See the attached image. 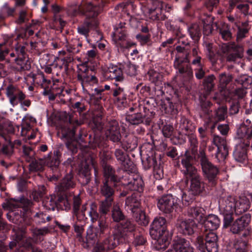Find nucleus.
Instances as JSON below:
<instances>
[{"mask_svg": "<svg viewBox=\"0 0 252 252\" xmlns=\"http://www.w3.org/2000/svg\"><path fill=\"white\" fill-rule=\"evenodd\" d=\"M17 57L13 61L18 65L21 66L23 70H29L31 67V63L28 61H26L27 53L26 47L24 46L17 44L14 49Z\"/></svg>", "mask_w": 252, "mask_h": 252, "instance_id": "dca6fc26", "label": "nucleus"}, {"mask_svg": "<svg viewBox=\"0 0 252 252\" xmlns=\"http://www.w3.org/2000/svg\"><path fill=\"white\" fill-rule=\"evenodd\" d=\"M176 51L179 53L178 56H180V59L182 58L185 59L186 62H190L189 57L190 52V46H177L176 48Z\"/></svg>", "mask_w": 252, "mask_h": 252, "instance_id": "603ef678", "label": "nucleus"}, {"mask_svg": "<svg viewBox=\"0 0 252 252\" xmlns=\"http://www.w3.org/2000/svg\"><path fill=\"white\" fill-rule=\"evenodd\" d=\"M79 180L83 186L88 185L91 179V168L87 163H83L79 171Z\"/></svg>", "mask_w": 252, "mask_h": 252, "instance_id": "72a5a7b5", "label": "nucleus"}, {"mask_svg": "<svg viewBox=\"0 0 252 252\" xmlns=\"http://www.w3.org/2000/svg\"><path fill=\"white\" fill-rule=\"evenodd\" d=\"M76 186V181L73 175L70 173L65 175L58 186L60 192H68L67 190L74 188Z\"/></svg>", "mask_w": 252, "mask_h": 252, "instance_id": "c85d7f7f", "label": "nucleus"}, {"mask_svg": "<svg viewBox=\"0 0 252 252\" xmlns=\"http://www.w3.org/2000/svg\"><path fill=\"white\" fill-rule=\"evenodd\" d=\"M233 214L229 212H223V229L230 228L233 221Z\"/></svg>", "mask_w": 252, "mask_h": 252, "instance_id": "e2e57ef3", "label": "nucleus"}, {"mask_svg": "<svg viewBox=\"0 0 252 252\" xmlns=\"http://www.w3.org/2000/svg\"><path fill=\"white\" fill-rule=\"evenodd\" d=\"M23 156L27 162H30L32 160L34 159L35 153L31 147L24 145L23 146Z\"/></svg>", "mask_w": 252, "mask_h": 252, "instance_id": "bf43d9fd", "label": "nucleus"}, {"mask_svg": "<svg viewBox=\"0 0 252 252\" xmlns=\"http://www.w3.org/2000/svg\"><path fill=\"white\" fill-rule=\"evenodd\" d=\"M167 223L166 219L162 217L155 218L150 229V234L152 238H158L159 235L167 231Z\"/></svg>", "mask_w": 252, "mask_h": 252, "instance_id": "4468645a", "label": "nucleus"}, {"mask_svg": "<svg viewBox=\"0 0 252 252\" xmlns=\"http://www.w3.org/2000/svg\"><path fill=\"white\" fill-rule=\"evenodd\" d=\"M176 227L181 233L185 235H192L194 234L197 224L193 219L178 220Z\"/></svg>", "mask_w": 252, "mask_h": 252, "instance_id": "6ab92c4d", "label": "nucleus"}, {"mask_svg": "<svg viewBox=\"0 0 252 252\" xmlns=\"http://www.w3.org/2000/svg\"><path fill=\"white\" fill-rule=\"evenodd\" d=\"M132 217L135 220L142 226H146L149 223V218L146 215L145 213L140 208L131 212Z\"/></svg>", "mask_w": 252, "mask_h": 252, "instance_id": "e433bc0d", "label": "nucleus"}, {"mask_svg": "<svg viewBox=\"0 0 252 252\" xmlns=\"http://www.w3.org/2000/svg\"><path fill=\"white\" fill-rule=\"evenodd\" d=\"M111 208V219L113 222H116L112 228L113 239L117 241L125 239L129 232H132L135 230V224L129 219H126V216L119 203L114 202Z\"/></svg>", "mask_w": 252, "mask_h": 252, "instance_id": "f03ea898", "label": "nucleus"}, {"mask_svg": "<svg viewBox=\"0 0 252 252\" xmlns=\"http://www.w3.org/2000/svg\"><path fill=\"white\" fill-rule=\"evenodd\" d=\"M165 252H194V251L192 248L188 246L185 239L178 238L173 241L172 248Z\"/></svg>", "mask_w": 252, "mask_h": 252, "instance_id": "5701e85b", "label": "nucleus"}, {"mask_svg": "<svg viewBox=\"0 0 252 252\" xmlns=\"http://www.w3.org/2000/svg\"><path fill=\"white\" fill-rule=\"evenodd\" d=\"M219 218L214 215L205 216L203 221L200 223L202 225L204 231H211L217 229L220 225Z\"/></svg>", "mask_w": 252, "mask_h": 252, "instance_id": "b1692460", "label": "nucleus"}, {"mask_svg": "<svg viewBox=\"0 0 252 252\" xmlns=\"http://www.w3.org/2000/svg\"><path fill=\"white\" fill-rule=\"evenodd\" d=\"M46 192V188L44 186H39L37 189H35L32 192L31 198L35 201H39Z\"/></svg>", "mask_w": 252, "mask_h": 252, "instance_id": "6e6d98bb", "label": "nucleus"}, {"mask_svg": "<svg viewBox=\"0 0 252 252\" xmlns=\"http://www.w3.org/2000/svg\"><path fill=\"white\" fill-rule=\"evenodd\" d=\"M163 11L161 3L158 1H155L151 7L146 9L145 12L146 16L153 21H163L167 17Z\"/></svg>", "mask_w": 252, "mask_h": 252, "instance_id": "ddd939ff", "label": "nucleus"}, {"mask_svg": "<svg viewBox=\"0 0 252 252\" xmlns=\"http://www.w3.org/2000/svg\"><path fill=\"white\" fill-rule=\"evenodd\" d=\"M103 92L104 89L101 87L95 88L93 92L89 94L92 102L94 104H99V102L104 97Z\"/></svg>", "mask_w": 252, "mask_h": 252, "instance_id": "49530a36", "label": "nucleus"}, {"mask_svg": "<svg viewBox=\"0 0 252 252\" xmlns=\"http://www.w3.org/2000/svg\"><path fill=\"white\" fill-rule=\"evenodd\" d=\"M198 195L193 192L190 191L188 189L186 192H184L182 195V201L185 205H189L190 203L192 202L195 199V197Z\"/></svg>", "mask_w": 252, "mask_h": 252, "instance_id": "680f3d73", "label": "nucleus"}, {"mask_svg": "<svg viewBox=\"0 0 252 252\" xmlns=\"http://www.w3.org/2000/svg\"><path fill=\"white\" fill-rule=\"evenodd\" d=\"M93 122L94 127L99 131L103 129V124L101 121L104 116V109L99 104H94V108L93 112Z\"/></svg>", "mask_w": 252, "mask_h": 252, "instance_id": "393cba45", "label": "nucleus"}, {"mask_svg": "<svg viewBox=\"0 0 252 252\" xmlns=\"http://www.w3.org/2000/svg\"><path fill=\"white\" fill-rule=\"evenodd\" d=\"M251 220V215L246 214L234 221L229 231L233 234H239L248 226Z\"/></svg>", "mask_w": 252, "mask_h": 252, "instance_id": "aec40b11", "label": "nucleus"}, {"mask_svg": "<svg viewBox=\"0 0 252 252\" xmlns=\"http://www.w3.org/2000/svg\"><path fill=\"white\" fill-rule=\"evenodd\" d=\"M56 197L53 195L45 198L43 201L44 206L49 210H54L57 207V199L55 200Z\"/></svg>", "mask_w": 252, "mask_h": 252, "instance_id": "864d4df0", "label": "nucleus"}, {"mask_svg": "<svg viewBox=\"0 0 252 252\" xmlns=\"http://www.w3.org/2000/svg\"><path fill=\"white\" fill-rule=\"evenodd\" d=\"M219 238L216 233L211 231H204L203 236H199L196 238V246L197 248L205 252H218L219 245Z\"/></svg>", "mask_w": 252, "mask_h": 252, "instance_id": "0eeeda50", "label": "nucleus"}, {"mask_svg": "<svg viewBox=\"0 0 252 252\" xmlns=\"http://www.w3.org/2000/svg\"><path fill=\"white\" fill-rule=\"evenodd\" d=\"M137 196V193H133L126 199L125 204L129 207L131 212L140 207V202Z\"/></svg>", "mask_w": 252, "mask_h": 252, "instance_id": "79ce46f5", "label": "nucleus"}, {"mask_svg": "<svg viewBox=\"0 0 252 252\" xmlns=\"http://www.w3.org/2000/svg\"><path fill=\"white\" fill-rule=\"evenodd\" d=\"M129 111L134 112L132 114H127L126 120L131 125H138L145 122L146 125H150L152 119L154 118L155 113L149 111L145 106L140 102L135 103L129 108Z\"/></svg>", "mask_w": 252, "mask_h": 252, "instance_id": "20e7f679", "label": "nucleus"}, {"mask_svg": "<svg viewBox=\"0 0 252 252\" xmlns=\"http://www.w3.org/2000/svg\"><path fill=\"white\" fill-rule=\"evenodd\" d=\"M153 239L157 240L156 248L158 250H165L169 246L171 240L168 232L161 234L158 238Z\"/></svg>", "mask_w": 252, "mask_h": 252, "instance_id": "c9c22d12", "label": "nucleus"}, {"mask_svg": "<svg viewBox=\"0 0 252 252\" xmlns=\"http://www.w3.org/2000/svg\"><path fill=\"white\" fill-rule=\"evenodd\" d=\"M251 198L252 200L244 196L240 197L239 199L236 201L234 211L236 214L240 215L250 209L252 202V196Z\"/></svg>", "mask_w": 252, "mask_h": 252, "instance_id": "7c9ffc66", "label": "nucleus"}, {"mask_svg": "<svg viewBox=\"0 0 252 252\" xmlns=\"http://www.w3.org/2000/svg\"><path fill=\"white\" fill-rule=\"evenodd\" d=\"M0 136L3 137L5 140H7L8 137L5 135L7 133H14V128L12 125L9 123H5L3 125L0 123Z\"/></svg>", "mask_w": 252, "mask_h": 252, "instance_id": "4d7b16f0", "label": "nucleus"}, {"mask_svg": "<svg viewBox=\"0 0 252 252\" xmlns=\"http://www.w3.org/2000/svg\"><path fill=\"white\" fill-rule=\"evenodd\" d=\"M178 125L179 134L182 133L188 136L193 134L195 131V125L190 120L186 117H182Z\"/></svg>", "mask_w": 252, "mask_h": 252, "instance_id": "a878e982", "label": "nucleus"}, {"mask_svg": "<svg viewBox=\"0 0 252 252\" xmlns=\"http://www.w3.org/2000/svg\"><path fill=\"white\" fill-rule=\"evenodd\" d=\"M248 145L244 142H241L236 146L233 152L235 159L238 162H244L247 160V148Z\"/></svg>", "mask_w": 252, "mask_h": 252, "instance_id": "c756f323", "label": "nucleus"}, {"mask_svg": "<svg viewBox=\"0 0 252 252\" xmlns=\"http://www.w3.org/2000/svg\"><path fill=\"white\" fill-rule=\"evenodd\" d=\"M47 165L52 171L53 175L50 177V181H57L61 176V171L59 167L60 160L54 159L50 157L45 159Z\"/></svg>", "mask_w": 252, "mask_h": 252, "instance_id": "bb28decb", "label": "nucleus"}, {"mask_svg": "<svg viewBox=\"0 0 252 252\" xmlns=\"http://www.w3.org/2000/svg\"><path fill=\"white\" fill-rule=\"evenodd\" d=\"M206 48L208 51V57L211 62L213 65H214L216 63L220 54V49L217 47L214 46L212 43L206 44Z\"/></svg>", "mask_w": 252, "mask_h": 252, "instance_id": "4c0bfd02", "label": "nucleus"}, {"mask_svg": "<svg viewBox=\"0 0 252 252\" xmlns=\"http://www.w3.org/2000/svg\"><path fill=\"white\" fill-rule=\"evenodd\" d=\"M214 76L209 75L207 77H206L203 81V85L204 87V89L206 90L207 92H211L214 86Z\"/></svg>", "mask_w": 252, "mask_h": 252, "instance_id": "338daca9", "label": "nucleus"}, {"mask_svg": "<svg viewBox=\"0 0 252 252\" xmlns=\"http://www.w3.org/2000/svg\"><path fill=\"white\" fill-rule=\"evenodd\" d=\"M205 210L199 206L190 207L188 209V216L191 218V219L195 220L199 223H200L205 216Z\"/></svg>", "mask_w": 252, "mask_h": 252, "instance_id": "473e14b6", "label": "nucleus"}, {"mask_svg": "<svg viewBox=\"0 0 252 252\" xmlns=\"http://www.w3.org/2000/svg\"><path fill=\"white\" fill-rule=\"evenodd\" d=\"M6 143L3 144L0 149V155L6 158H10L14 154V150L11 144V140L8 139Z\"/></svg>", "mask_w": 252, "mask_h": 252, "instance_id": "09e8293b", "label": "nucleus"}, {"mask_svg": "<svg viewBox=\"0 0 252 252\" xmlns=\"http://www.w3.org/2000/svg\"><path fill=\"white\" fill-rule=\"evenodd\" d=\"M235 199L231 196H228L223 200L222 208L223 212L233 213L235 207Z\"/></svg>", "mask_w": 252, "mask_h": 252, "instance_id": "37998d69", "label": "nucleus"}, {"mask_svg": "<svg viewBox=\"0 0 252 252\" xmlns=\"http://www.w3.org/2000/svg\"><path fill=\"white\" fill-rule=\"evenodd\" d=\"M124 186L126 190L129 191H140L143 190V182L141 178L137 175L125 176Z\"/></svg>", "mask_w": 252, "mask_h": 252, "instance_id": "f3484780", "label": "nucleus"}, {"mask_svg": "<svg viewBox=\"0 0 252 252\" xmlns=\"http://www.w3.org/2000/svg\"><path fill=\"white\" fill-rule=\"evenodd\" d=\"M126 24L125 22L119 24L115 28V32L113 34V39L116 45L122 49L128 48L134 45L128 40Z\"/></svg>", "mask_w": 252, "mask_h": 252, "instance_id": "9d476101", "label": "nucleus"}, {"mask_svg": "<svg viewBox=\"0 0 252 252\" xmlns=\"http://www.w3.org/2000/svg\"><path fill=\"white\" fill-rule=\"evenodd\" d=\"M159 209L165 214L172 213L177 204L175 202L173 196L170 194L163 195L158 201Z\"/></svg>", "mask_w": 252, "mask_h": 252, "instance_id": "a211bd4d", "label": "nucleus"}, {"mask_svg": "<svg viewBox=\"0 0 252 252\" xmlns=\"http://www.w3.org/2000/svg\"><path fill=\"white\" fill-rule=\"evenodd\" d=\"M191 38L195 41H198L201 36V29L197 24H192L188 29Z\"/></svg>", "mask_w": 252, "mask_h": 252, "instance_id": "de8ad7c7", "label": "nucleus"}, {"mask_svg": "<svg viewBox=\"0 0 252 252\" xmlns=\"http://www.w3.org/2000/svg\"><path fill=\"white\" fill-rule=\"evenodd\" d=\"M161 106V109L166 114H174L177 112L175 104H173L169 98H167L166 102H162Z\"/></svg>", "mask_w": 252, "mask_h": 252, "instance_id": "8fccbe9b", "label": "nucleus"}, {"mask_svg": "<svg viewBox=\"0 0 252 252\" xmlns=\"http://www.w3.org/2000/svg\"><path fill=\"white\" fill-rule=\"evenodd\" d=\"M97 204L94 202H92L90 204L89 215L91 218V221L93 223L96 222L100 217V213L97 212Z\"/></svg>", "mask_w": 252, "mask_h": 252, "instance_id": "052dcab7", "label": "nucleus"}, {"mask_svg": "<svg viewBox=\"0 0 252 252\" xmlns=\"http://www.w3.org/2000/svg\"><path fill=\"white\" fill-rule=\"evenodd\" d=\"M42 77L43 82L41 84V87L44 90L43 93V94L48 95L49 99L50 100H54L58 95L53 93L50 90H49V85L51 84V81L50 80L46 79L43 74H42Z\"/></svg>", "mask_w": 252, "mask_h": 252, "instance_id": "c03bdc74", "label": "nucleus"}, {"mask_svg": "<svg viewBox=\"0 0 252 252\" xmlns=\"http://www.w3.org/2000/svg\"><path fill=\"white\" fill-rule=\"evenodd\" d=\"M221 38L225 40H230L232 38V34L230 31V26L225 23L221 27Z\"/></svg>", "mask_w": 252, "mask_h": 252, "instance_id": "69168bd1", "label": "nucleus"}, {"mask_svg": "<svg viewBox=\"0 0 252 252\" xmlns=\"http://www.w3.org/2000/svg\"><path fill=\"white\" fill-rule=\"evenodd\" d=\"M34 217L36 223L38 224L45 223L46 221H49L52 219L50 216H47L46 214L43 212L37 213Z\"/></svg>", "mask_w": 252, "mask_h": 252, "instance_id": "774afa93", "label": "nucleus"}, {"mask_svg": "<svg viewBox=\"0 0 252 252\" xmlns=\"http://www.w3.org/2000/svg\"><path fill=\"white\" fill-rule=\"evenodd\" d=\"M122 169L126 173L127 176L131 175L130 174H135L137 172L135 165L129 159H126L121 162Z\"/></svg>", "mask_w": 252, "mask_h": 252, "instance_id": "a18cd8bd", "label": "nucleus"}, {"mask_svg": "<svg viewBox=\"0 0 252 252\" xmlns=\"http://www.w3.org/2000/svg\"><path fill=\"white\" fill-rule=\"evenodd\" d=\"M57 207L62 210H69L71 208L72 195L69 192L58 191Z\"/></svg>", "mask_w": 252, "mask_h": 252, "instance_id": "4be33fe9", "label": "nucleus"}, {"mask_svg": "<svg viewBox=\"0 0 252 252\" xmlns=\"http://www.w3.org/2000/svg\"><path fill=\"white\" fill-rule=\"evenodd\" d=\"M131 233H133L134 240L133 241V244L135 246L143 245L146 243V240L144 237L142 233L139 231H138L136 229V226L135 230Z\"/></svg>", "mask_w": 252, "mask_h": 252, "instance_id": "13d9d810", "label": "nucleus"}, {"mask_svg": "<svg viewBox=\"0 0 252 252\" xmlns=\"http://www.w3.org/2000/svg\"><path fill=\"white\" fill-rule=\"evenodd\" d=\"M82 46L81 42L75 40L74 41L73 44H68L66 46L67 51L73 54H77L79 52L80 48Z\"/></svg>", "mask_w": 252, "mask_h": 252, "instance_id": "0e129e2a", "label": "nucleus"}, {"mask_svg": "<svg viewBox=\"0 0 252 252\" xmlns=\"http://www.w3.org/2000/svg\"><path fill=\"white\" fill-rule=\"evenodd\" d=\"M103 168V173L104 177V180L108 179L114 182H119L118 177L115 174L114 168L109 164L102 165Z\"/></svg>", "mask_w": 252, "mask_h": 252, "instance_id": "ea45409f", "label": "nucleus"}, {"mask_svg": "<svg viewBox=\"0 0 252 252\" xmlns=\"http://www.w3.org/2000/svg\"><path fill=\"white\" fill-rule=\"evenodd\" d=\"M106 137L113 142L121 141V134L119 124L116 120H112L107 123L105 127Z\"/></svg>", "mask_w": 252, "mask_h": 252, "instance_id": "2eb2a0df", "label": "nucleus"}, {"mask_svg": "<svg viewBox=\"0 0 252 252\" xmlns=\"http://www.w3.org/2000/svg\"><path fill=\"white\" fill-rule=\"evenodd\" d=\"M198 157L200 158V164L205 177L210 182H212V185H215L216 178L219 172L218 168L209 160L204 149L199 151Z\"/></svg>", "mask_w": 252, "mask_h": 252, "instance_id": "6e6552de", "label": "nucleus"}, {"mask_svg": "<svg viewBox=\"0 0 252 252\" xmlns=\"http://www.w3.org/2000/svg\"><path fill=\"white\" fill-rule=\"evenodd\" d=\"M198 153V146L190 145L189 150L181 158V167L194 166L193 162Z\"/></svg>", "mask_w": 252, "mask_h": 252, "instance_id": "412c9836", "label": "nucleus"}, {"mask_svg": "<svg viewBox=\"0 0 252 252\" xmlns=\"http://www.w3.org/2000/svg\"><path fill=\"white\" fill-rule=\"evenodd\" d=\"M214 18L203 13L200 15V20L203 25V33L204 35H210L214 30L213 26Z\"/></svg>", "mask_w": 252, "mask_h": 252, "instance_id": "2f4dec72", "label": "nucleus"}, {"mask_svg": "<svg viewBox=\"0 0 252 252\" xmlns=\"http://www.w3.org/2000/svg\"><path fill=\"white\" fill-rule=\"evenodd\" d=\"M106 76L111 80L121 81L123 79L122 70L117 66L108 68L106 72Z\"/></svg>", "mask_w": 252, "mask_h": 252, "instance_id": "58836bf2", "label": "nucleus"}, {"mask_svg": "<svg viewBox=\"0 0 252 252\" xmlns=\"http://www.w3.org/2000/svg\"><path fill=\"white\" fill-rule=\"evenodd\" d=\"M64 119L63 120V123L61 125V127L58 131V134L64 142L67 149L72 154H76L79 149H89L87 146H81L79 141L84 142L85 137L87 136L86 131L80 129L79 133H76L77 130L82 123H79L78 120L73 121L70 115L66 113L63 114Z\"/></svg>", "mask_w": 252, "mask_h": 252, "instance_id": "f257e3e1", "label": "nucleus"}, {"mask_svg": "<svg viewBox=\"0 0 252 252\" xmlns=\"http://www.w3.org/2000/svg\"><path fill=\"white\" fill-rule=\"evenodd\" d=\"M6 94L10 103L13 106L20 103L22 106L29 107L31 104V101L27 98L26 95L16 86L9 85L6 89Z\"/></svg>", "mask_w": 252, "mask_h": 252, "instance_id": "1a4fd4ad", "label": "nucleus"}, {"mask_svg": "<svg viewBox=\"0 0 252 252\" xmlns=\"http://www.w3.org/2000/svg\"><path fill=\"white\" fill-rule=\"evenodd\" d=\"M78 9L86 16V18L83 24L78 26L77 31L79 33L87 38L91 30L95 29L98 26L97 17L99 13V7L89 2L81 4Z\"/></svg>", "mask_w": 252, "mask_h": 252, "instance_id": "7ed1b4c3", "label": "nucleus"}, {"mask_svg": "<svg viewBox=\"0 0 252 252\" xmlns=\"http://www.w3.org/2000/svg\"><path fill=\"white\" fill-rule=\"evenodd\" d=\"M93 71L85 64L81 65V67L79 68L77 72V79L79 81L82 87L88 84H97L98 79L93 74Z\"/></svg>", "mask_w": 252, "mask_h": 252, "instance_id": "f8f14e48", "label": "nucleus"}, {"mask_svg": "<svg viewBox=\"0 0 252 252\" xmlns=\"http://www.w3.org/2000/svg\"><path fill=\"white\" fill-rule=\"evenodd\" d=\"M189 63V62L185 61V59H180V56H179L176 57L174 66L180 74H185L188 76H190L192 75V71Z\"/></svg>", "mask_w": 252, "mask_h": 252, "instance_id": "cd10ccee", "label": "nucleus"}, {"mask_svg": "<svg viewBox=\"0 0 252 252\" xmlns=\"http://www.w3.org/2000/svg\"><path fill=\"white\" fill-rule=\"evenodd\" d=\"M117 183L108 179L103 180L100 187V193L104 199L99 202L98 211L106 213L111 210L114 202L115 188Z\"/></svg>", "mask_w": 252, "mask_h": 252, "instance_id": "39448f33", "label": "nucleus"}, {"mask_svg": "<svg viewBox=\"0 0 252 252\" xmlns=\"http://www.w3.org/2000/svg\"><path fill=\"white\" fill-rule=\"evenodd\" d=\"M148 75L149 80L152 83H154L156 86H158L161 84L163 78V75L161 73L151 69L148 71Z\"/></svg>", "mask_w": 252, "mask_h": 252, "instance_id": "3c124183", "label": "nucleus"}, {"mask_svg": "<svg viewBox=\"0 0 252 252\" xmlns=\"http://www.w3.org/2000/svg\"><path fill=\"white\" fill-rule=\"evenodd\" d=\"M30 168L32 171H41L43 170L44 165L45 163V159H39L38 160L33 159L30 162Z\"/></svg>", "mask_w": 252, "mask_h": 252, "instance_id": "5fc2aeb1", "label": "nucleus"}, {"mask_svg": "<svg viewBox=\"0 0 252 252\" xmlns=\"http://www.w3.org/2000/svg\"><path fill=\"white\" fill-rule=\"evenodd\" d=\"M110 210H108L107 212L103 213L100 211H98L100 213V217L97 220L98 222V231L100 235L104 234L109 230V222L108 220L106 215L110 212Z\"/></svg>", "mask_w": 252, "mask_h": 252, "instance_id": "f704fd0d", "label": "nucleus"}, {"mask_svg": "<svg viewBox=\"0 0 252 252\" xmlns=\"http://www.w3.org/2000/svg\"><path fill=\"white\" fill-rule=\"evenodd\" d=\"M85 224L79 223V222H75L74 224V228L75 232L77 233L76 238L82 244V246L84 248H88L90 247L88 242H85L84 238L82 237V234L84 231V225Z\"/></svg>", "mask_w": 252, "mask_h": 252, "instance_id": "a19ab883", "label": "nucleus"}, {"mask_svg": "<svg viewBox=\"0 0 252 252\" xmlns=\"http://www.w3.org/2000/svg\"><path fill=\"white\" fill-rule=\"evenodd\" d=\"M221 52L228 53L226 57L227 62H235L237 59L243 57L244 49L243 46L229 42L221 44Z\"/></svg>", "mask_w": 252, "mask_h": 252, "instance_id": "9b49d317", "label": "nucleus"}, {"mask_svg": "<svg viewBox=\"0 0 252 252\" xmlns=\"http://www.w3.org/2000/svg\"><path fill=\"white\" fill-rule=\"evenodd\" d=\"M181 172L183 175L184 182L188 185L190 182L188 189L198 195L204 190V183L195 166L181 167Z\"/></svg>", "mask_w": 252, "mask_h": 252, "instance_id": "423d86ee", "label": "nucleus"}]
</instances>
